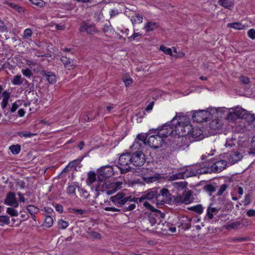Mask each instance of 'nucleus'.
<instances>
[{
  "label": "nucleus",
  "instance_id": "obj_1",
  "mask_svg": "<svg viewBox=\"0 0 255 255\" xmlns=\"http://www.w3.org/2000/svg\"><path fill=\"white\" fill-rule=\"evenodd\" d=\"M172 125H164L161 128H158L154 130L157 132L162 138L166 137L175 132V133L181 136L189 134L192 130V126L189 118L179 113L176 115L171 121Z\"/></svg>",
  "mask_w": 255,
  "mask_h": 255
},
{
  "label": "nucleus",
  "instance_id": "obj_2",
  "mask_svg": "<svg viewBox=\"0 0 255 255\" xmlns=\"http://www.w3.org/2000/svg\"><path fill=\"white\" fill-rule=\"evenodd\" d=\"M227 110L225 108L220 109L211 108L208 110H198L194 112L192 115V119L197 123H202L206 122L211 118L212 115L217 114L219 112H225Z\"/></svg>",
  "mask_w": 255,
  "mask_h": 255
},
{
  "label": "nucleus",
  "instance_id": "obj_3",
  "mask_svg": "<svg viewBox=\"0 0 255 255\" xmlns=\"http://www.w3.org/2000/svg\"><path fill=\"white\" fill-rule=\"evenodd\" d=\"M209 169V167L206 166L205 163H202L182 168V170L185 178L208 173L210 172Z\"/></svg>",
  "mask_w": 255,
  "mask_h": 255
},
{
  "label": "nucleus",
  "instance_id": "obj_4",
  "mask_svg": "<svg viewBox=\"0 0 255 255\" xmlns=\"http://www.w3.org/2000/svg\"><path fill=\"white\" fill-rule=\"evenodd\" d=\"M119 166L121 174H126L129 172H133L135 169L130 166V153L127 152L122 154L119 158Z\"/></svg>",
  "mask_w": 255,
  "mask_h": 255
},
{
  "label": "nucleus",
  "instance_id": "obj_5",
  "mask_svg": "<svg viewBox=\"0 0 255 255\" xmlns=\"http://www.w3.org/2000/svg\"><path fill=\"white\" fill-rule=\"evenodd\" d=\"M131 150L133 152L132 154L130 153L131 165L138 168L142 166L145 161V155L142 150Z\"/></svg>",
  "mask_w": 255,
  "mask_h": 255
},
{
  "label": "nucleus",
  "instance_id": "obj_6",
  "mask_svg": "<svg viewBox=\"0 0 255 255\" xmlns=\"http://www.w3.org/2000/svg\"><path fill=\"white\" fill-rule=\"evenodd\" d=\"M153 129L151 130H149V133L148 134H145L144 133L143 134H138L135 140L132 144V145L130 147V150H140L142 149V148L144 144H147V138L148 137L150 133H152V131Z\"/></svg>",
  "mask_w": 255,
  "mask_h": 255
},
{
  "label": "nucleus",
  "instance_id": "obj_7",
  "mask_svg": "<svg viewBox=\"0 0 255 255\" xmlns=\"http://www.w3.org/2000/svg\"><path fill=\"white\" fill-rule=\"evenodd\" d=\"M116 206L118 207H122L125 205L128 201H132L133 199L131 196H127L124 193H118L116 195L111 196L110 198Z\"/></svg>",
  "mask_w": 255,
  "mask_h": 255
},
{
  "label": "nucleus",
  "instance_id": "obj_8",
  "mask_svg": "<svg viewBox=\"0 0 255 255\" xmlns=\"http://www.w3.org/2000/svg\"><path fill=\"white\" fill-rule=\"evenodd\" d=\"M156 134L150 135L147 138V144L150 147L156 149L160 147L163 142V138L156 131Z\"/></svg>",
  "mask_w": 255,
  "mask_h": 255
},
{
  "label": "nucleus",
  "instance_id": "obj_9",
  "mask_svg": "<svg viewBox=\"0 0 255 255\" xmlns=\"http://www.w3.org/2000/svg\"><path fill=\"white\" fill-rule=\"evenodd\" d=\"M122 183L120 182H112L110 181H106L103 185V192L108 195H111L119 190L121 187Z\"/></svg>",
  "mask_w": 255,
  "mask_h": 255
},
{
  "label": "nucleus",
  "instance_id": "obj_10",
  "mask_svg": "<svg viewBox=\"0 0 255 255\" xmlns=\"http://www.w3.org/2000/svg\"><path fill=\"white\" fill-rule=\"evenodd\" d=\"M171 201V195L168 189L163 188L160 190L159 193L157 194V202L158 204H164V203L170 204Z\"/></svg>",
  "mask_w": 255,
  "mask_h": 255
},
{
  "label": "nucleus",
  "instance_id": "obj_11",
  "mask_svg": "<svg viewBox=\"0 0 255 255\" xmlns=\"http://www.w3.org/2000/svg\"><path fill=\"white\" fill-rule=\"evenodd\" d=\"M159 217L154 213H150L148 217L143 220V224L145 228L148 230L149 226L153 227L157 223V220H159Z\"/></svg>",
  "mask_w": 255,
  "mask_h": 255
},
{
  "label": "nucleus",
  "instance_id": "obj_12",
  "mask_svg": "<svg viewBox=\"0 0 255 255\" xmlns=\"http://www.w3.org/2000/svg\"><path fill=\"white\" fill-rule=\"evenodd\" d=\"M157 189L155 188H152L147 190L140 197L136 199V200H138V202L139 203L143 202V201L146 199L151 200L154 198H155L157 200Z\"/></svg>",
  "mask_w": 255,
  "mask_h": 255
},
{
  "label": "nucleus",
  "instance_id": "obj_13",
  "mask_svg": "<svg viewBox=\"0 0 255 255\" xmlns=\"http://www.w3.org/2000/svg\"><path fill=\"white\" fill-rule=\"evenodd\" d=\"M79 30L81 32L85 31L88 34L93 35L98 32L94 25L82 22L79 27Z\"/></svg>",
  "mask_w": 255,
  "mask_h": 255
},
{
  "label": "nucleus",
  "instance_id": "obj_14",
  "mask_svg": "<svg viewBox=\"0 0 255 255\" xmlns=\"http://www.w3.org/2000/svg\"><path fill=\"white\" fill-rule=\"evenodd\" d=\"M227 163L225 160H219L216 161L211 167H209L210 172H220L223 170L227 167Z\"/></svg>",
  "mask_w": 255,
  "mask_h": 255
},
{
  "label": "nucleus",
  "instance_id": "obj_15",
  "mask_svg": "<svg viewBox=\"0 0 255 255\" xmlns=\"http://www.w3.org/2000/svg\"><path fill=\"white\" fill-rule=\"evenodd\" d=\"M98 173L102 178H108L114 174L113 167L110 165L101 167L98 169Z\"/></svg>",
  "mask_w": 255,
  "mask_h": 255
},
{
  "label": "nucleus",
  "instance_id": "obj_16",
  "mask_svg": "<svg viewBox=\"0 0 255 255\" xmlns=\"http://www.w3.org/2000/svg\"><path fill=\"white\" fill-rule=\"evenodd\" d=\"M229 162L234 164L238 161L241 160L243 157V155L238 150H234L226 155Z\"/></svg>",
  "mask_w": 255,
  "mask_h": 255
},
{
  "label": "nucleus",
  "instance_id": "obj_17",
  "mask_svg": "<svg viewBox=\"0 0 255 255\" xmlns=\"http://www.w3.org/2000/svg\"><path fill=\"white\" fill-rule=\"evenodd\" d=\"M4 203L5 204L12 206L14 208H17L19 205L18 202L15 197V193L11 192L7 193Z\"/></svg>",
  "mask_w": 255,
  "mask_h": 255
},
{
  "label": "nucleus",
  "instance_id": "obj_18",
  "mask_svg": "<svg viewBox=\"0 0 255 255\" xmlns=\"http://www.w3.org/2000/svg\"><path fill=\"white\" fill-rule=\"evenodd\" d=\"M221 209L220 207H216L214 204H210L207 209L206 217L209 220H212L214 215L217 214Z\"/></svg>",
  "mask_w": 255,
  "mask_h": 255
},
{
  "label": "nucleus",
  "instance_id": "obj_19",
  "mask_svg": "<svg viewBox=\"0 0 255 255\" xmlns=\"http://www.w3.org/2000/svg\"><path fill=\"white\" fill-rule=\"evenodd\" d=\"M42 76L45 77L46 80L50 84H54L56 82V78L55 74L50 71L43 70L41 72Z\"/></svg>",
  "mask_w": 255,
  "mask_h": 255
},
{
  "label": "nucleus",
  "instance_id": "obj_20",
  "mask_svg": "<svg viewBox=\"0 0 255 255\" xmlns=\"http://www.w3.org/2000/svg\"><path fill=\"white\" fill-rule=\"evenodd\" d=\"M159 26L157 22L154 21L147 22L143 27V29L146 32H149L152 31L156 29Z\"/></svg>",
  "mask_w": 255,
  "mask_h": 255
},
{
  "label": "nucleus",
  "instance_id": "obj_21",
  "mask_svg": "<svg viewBox=\"0 0 255 255\" xmlns=\"http://www.w3.org/2000/svg\"><path fill=\"white\" fill-rule=\"evenodd\" d=\"M61 60L64 64L65 68L68 70H71L74 68L75 65L74 64V62L70 58H67L66 56H62L61 58Z\"/></svg>",
  "mask_w": 255,
  "mask_h": 255
},
{
  "label": "nucleus",
  "instance_id": "obj_22",
  "mask_svg": "<svg viewBox=\"0 0 255 255\" xmlns=\"http://www.w3.org/2000/svg\"><path fill=\"white\" fill-rule=\"evenodd\" d=\"M2 97L3 98L1 103V106L2 110H4L8 104V102L10 98V93L8 92L5 91L2 94Z\"/></svg>",
  "mask_w": 255,
  "mask_h": 255
},
{
  "label": "nucleus",
  "instance_id": "obj_23",
  "mask_svg": "<svg viewBox=\"0 0 255 255\" xmlns=\"http://www.w3.org/2000/svg\"><path fill=\"white\" fill-rule=\"evenodd\" d=\"M96 181L97 177L96 173L93 171L89 172L88 173V178L86 181L87 185L91 186Z\"/></svg>",
  "mask_w": 255,
  "mask_h": 255
},
{
  "label": "nucleus",
  "instance_id": "obj_24",
  "mask_svg": "<svg viewBox=\"0 0 255 255\" xmlns=\"http://www.w3.org/2000/svg\"><path fill=\"white\" fill-rule=\"evenodd\" d=\"M8 6L13 9L17 11L19 13H24L25 12L24 8L14 3L7 2L5 3Z\"/></svg>",
  "mask_w": 255,
  "mask_h": 255
},
{
  "label": "nucleus",
  "instance_id": "obj_25",
  "mask_svg": "<svg viewBox=\"0 0 255 255\" xmlns=\"http://www.w3.org/2000/svg\"><path fill=\"white\" fill-rule=\"evenodd\" d=\"M130 20L133 25L140 23L142 22L143 16L140 14L136 13L131 17Z\"/></svg>",
  "mask_w": 255,
  "mask_h": 255
},
{
  "label": "nucleus",
  "instance_id": "obj_26",
  "mask_svg": "<svg viewBox=\"0 0 255 255\" xmlns=\"http://www.w3.org/2000/svg\"><path fill=\"white\" fill-rule=\"evenodd\" d=\"M227 118L228 120L233 121L238 119V116L236 114V109L235 108H231L229 110V112L227 116Z\"/></svg>",
  "mask_w": 255,
  "mask_h": 255
},
{
  "label": "nucleus",
  "instance_id": "obj_27",
  "mask_svg": "<svg viewBox=\"0 0 255 255\" xmlns=\"http://www.w3.org/2000/svg\"><path fill=\"white\" fill-rule=\"evenodd\" d=\"M79 188L78 185L73 183L69 185L67 188V193L68 194H72L74 196H76V189Z\"/></svg>",
  "mask_w": 255,
  "mask_h": 255
},
{
  "label": "nucleus",
  "instance_id": "obj_28",
  "mask_svg": "<svg viewBox=\"0 0 255 255\" xmlns=\"http://www.w3.org/2000/svg\"><path fill=\"white\" fill-rule=\"evenodd\" d=\"M184 175L182 169L178 173L172 174L169 176L168 180L170 181H173L177 179H184Z\"/></svg>",
  "mask_w": 255,
  "mask_h": 255
},
{
  "label": "nucleus",
  "instance_id": "obj_29",
  "mask_svg": "<svg viewBox=\"0 0 255 255\" xmlns=\"http://www.w3.org/2000/svg\"><path fill=\"white\" fill-rule=\"evenodd\" d=\"M236 114L239 119H244L246 115L247 111L243 109L241 107H236Z\"/></svg>",
  "mask_w": 255,
  "mask_h": 255
},
{
  "label": "nucleus",
  "instance_id": "obj_30",
  "mask_svg": "<svg viewBox=\"0 0 255 255\" xmlns=\"http://www.w3.org/2000/svg\"><path fill=\"white\" fill-rule=\"evenodd\" d=\"M245 119L252 125H254L255 126V115L251 114L250 113L247 112L246 115L245 116Z\"/></svg>",
  "mask_w": 255,
  "mask_h": 255
},
{
  "label": "nucleus",
  "instance_id": "obj_31",
  "mask_svg": "<svg viewBox=\"0 0 255 255\" xmlns=\"http://www.w3.org/2000/svg\"><path fill=\"white\" fill-rule=\"evenodd\" d=\"M219 4L226 8H230L234 3L231 0H219Z\"/></svg>",
  "mask_w": 255,
  "mask_h": 255
},
{
  "label": "nucleus",
  "instance_id": "obj_32",
  "mask_svg": "<svg viewBox=\"0 0 255 255\" xmlns=\"http://www.w3.org/2000/svg\"><path fill=\"white\" fill-rule=\"evenodd\" d=\"M191 194V191H185L182 193V196L184 199L185 204H187L190 202Z\"/></svg>",
  "mask_w": 255,
  "mask_h": 255
},
{
  "label": "nucleus",
  "instance_id": "obj_33",
  "mask_svg": "<svg viewBox=\"0 0 255 255\" xmlns=\"http://www.w3.org/2000/svg\"><path fill=\"white\" fill-rule=\"evenodd\" d=\"M188 209L194 211L199 214H201L203 211V208L201 204L189 207L188 208Z\"/></svg>",
  "mask_w": 255,
  "mask_h": 255
},
{
  "label": "nucleus",
  "instance_id": "obj_34",
  "mask_svg": "<svg viewBox=\"0 0 255 255\" xmlns=\"http://www.w3.org/2000/svg\"><path fill=\"white\" fill-rule=\"evenodd\" d=\"M173 185L178 189H184L186 188L187 183L182 181L175 182L173 183Z\"/></svg>",
  "mask_w": 255,
  "mask_h": 255
},
{
  "label": "nucleus",
  "instance_id": "obj_35",
  "mask_svg": "<svg viewBox=\"0 0 255 255\" xmlns=\"http://www.w3.org/2000/svg\"><path fill=\"white\" fill-rule=\"evenodd\" d=\"M23 82V80L21 78V75H16L14 77L11 82L14 85H20Z\"/></svg>",
  "mask_w": 255,
  "mask_h": 255
},
{
  "label": "nucleus",
  "instance_id": "obj_36",
  "mask_svg": "<svg viewBox=\"0 0 255 255\" xmlns=\"http://www.w3.org/2000/svg\"><path fill=\"white\" fill-rule=\"evenodd\" d=\"M106 181H104L103 180H98L96 182L95 184V190L97 191H104V189H103V185L105 184Z\"/></svg>",
  "mask_w": 255,
  "mask_h": 255
},
{
  "label": "nucleus",
  "instance_id": "obj_37",
  "mask_svg": "<svg viewBox=\"0 0 255 255\" xmlns=\"http://www.w3.org/2000/svg\"><path fill=\"white\" fill-rule=\"evenodd\" d=\"M9 149L13 154H17L20 152L21 147L19 145L16 144L10 146Z\"/></svg>",
  "mask_w": 255,
  "mask_h": 255
},
{
  "label": "nucleus",
  "instance_id": "obj_38",
  "mask_svg": "<svg viewBox=\"0 0 255 255\" xmlns=\"http://www.w3.org/2000/svg\"><path fill=\"white\" fill-rule=\"evenodd\" d=\"M10 223L9 218L7 216H0V226H3Z\"/></svg>",
  "mask_w": 255,
  "mask_h": 255
},
{
  "label": "nucleus",
  "instance_id": "obj_39",
  "mask_svg": "<svg viewBox=\"0 0 255 255\" xmlns=\"http://www.w3.org/2000/svg\"><path fill=\"white\" fill-rule=\"evenodd\" d=\"M53 224V220L50 216H46L44 222V226L47 228L51 227Z\"/></svg>",
  "mask_w": 255,
  "mask_h": 255
},
{
  "label": "nucleus",
  "instance_id": "obj_40",
  "mask_svg": "<svg viewBox=\"0 0 255 255\" xmlns=\"http://www.w3.org/2000/svg\"><path fill=\"white\" fill-rule=\"evenodd\" d=\"M58 225L59 229L64 230L68 227L69 224L68 222L65 221L63 219H60L58 222Z\"/></svg>",
  "mask_w": 255,
  "mask_h": 255
},
{
  "label": "nucleus",
  "instance_id": "obj_41",
  "mask_svg": "<svg viewBox=\"0 0 255 255\" xmlns=\"http://www.w3.org/2000/svg\"><path fill=\"white\" fill-rule=\"evenodd\" d=\"M32 34V31L30 28H26L23 31V38L24 39H29L31 38Z\"/></svg>",
  "mask_w": 255,
  "mask_h": 255
},
{
  "label": "nucleus",
  "instance_id": "obj_42",
  "mask_svg": "<svg viewBox=\"0 0 255 255\" xmlns=\"http://www.w3.org/2000/svg\"><path fill=\"white\" fill-rule=\"evenodd\" d=\"M27 209L30 214H36L39 211V209L33 205L28 206Z\"/></svg>",
  "mask_w": 255,
  "mask_h": 255
},
{
  "label": "nucleus",
  "instance_id": "obj_43",
  "mask_svg": "<svg viewBox=\"0 0 255 255\" xmlns=\"http://www.w3.org/2000/svg\"><path fill=\"white\" fill-rule=\"evenodd\" d=\"M31 3L39 7H42L45 4V2L42 0H29Z\"/></svg>",
  "mask_w": 255,
  "mask_h": 255
},
{
  "label": "nucleus",
  "instance_id": "obj_44",
  "mask_svg": "<svg viewBox=\"0 0 255 255\" xmlns=\"http://www.w3.org/2000/svg\"><path fill=\"white\" fill-rule=\"evenodd\" d=\"M78 191L81 197H83L85 199H87L89 198L90 194L85 189L79 187L78 188Z\"/></svg>",
  "mask_w": 255,
  "mask_h": 255
},
{
  "label": "nucleus",
  "instance_id": "obj_45",
  "mask_svg": "<svg viewBox=\"0 0 255 255\" xmlns=\"http://www.w3.org/2000/svg\"><path fill=\"white\" fill-rule=\"evenodd\" d=\"M82 159H83V157H82L81 158H78L77 159H75V160L70 162L68 165V167L71 168L75 167L76 166V165H78L80 163V162L82 160Z\"/></svg>",
  "mask_w": 255,
  "mask_h": 255
},
{
  "label": "nucleus",
  "instance_id": "obj_46",
  "mask_svg": "<svg viewBox=\"0 0 255 255\" xmlns=\"http://www.w3.org/2000/svg\"><path fill=\"white\" fill-rule=\"evenodd\" d=\"M228 26L230 27L236 29H242L243 28L244 26L239 22H235L229 23Z\"/></svg>",
  "mask_w": 255,
  "mask_h": 255
},
{
  "label": "nucleus",
  "instance_id": "obj_47",
  "mask_svg": "<svg viewBox=\"0 0 255 255\" xmlns=\"http://www.w3.org/2000/svg\"><path fill=\"white\" fill-rule=\"evenodd\" d=\"M210 127L214 129H219L221 127L220 124L217 122V121H212L210 123Z\"/></svg>",
  "mask_w": 255,
  "mask_h": 255
},
{
  "label": "nucleus",
  "instance_id": "obj_48",
  "mask_svg": "<svg viewBox=\"0 0 255 255\" xmlns=\"http://www.w3.org/2000/svg\"><path fill=\"white\" fill-rule=\"evenodd\" d=\"M227 187L228 185L226 184H224L221 185L219 190L217 192V195L221 196L226 190Z\"/></svg>",
  "mask_w": 255,
  "mask_h": 255
},
{
  "label": "nucleus",
  "instance_id": "obj_49",
  "mask_svg": "<svg viewBox=\"0 0 255 255\" xmlns=\"http://www.w3.org/2000/svg\"><path fill=\"white\" fill-rule=\"evenodd\" d=\"M6 213L10 215L11 216H17L18 213L16 210L13 208L8 207L7 208Z\"/></svg>",
  "mask_w": 255,
  "mask_h": 255
},
{
  "label": "nucleus",
  "instance_id": "obj_50",
  "mask_svg": "<svg viewBox=\"0 0 255 255\" xmlns=\"http://www.w3.org/2000/svg\"><path fill=\"white\" fill-rule=\"evenodd\" d=\"M18 135L21 137H31L32 136V135H35V134L34 133H30V132L29 131H25V132H23V131H22V132H18Z\"/></svg>",
  "mask_w": 255,
  "mask_h": 255
},
{
  "label": "nucleus",
  "instance_id": "obj_51",
  "mask_svg": "<svg viewBox=\"0 0 255 255\" xmlns=\"http://www.w3.org/2000/svg\"><path fill=\"white\" fill-rule=\"evenodd\" d=\"M143 203V206L146 207L147 209H149L150 211L158 212L159 211L158 210L154 209V208L147 201H144L142 202Z\"/></svg>",
  "mask_w": 255,
  "mask_h": 255
},
{
  "label": "nucleus",
  "instance_id": "obj_52",
  "mask_svg": "<svg viewBox=\"0 0 255 255\" xmlns=\"http://www.w3.org/2000/svg\"><path fill=\"white\" fill-rule=\"evenodd\" d=\"M20 103V101H17L12 104L11 107L10 108V112L11 113H14L19 107Z\"/></svg>",
  "mask_w": 255,
  "mask_h": 255
},
{
  "label": "nucleus",
  "instance_id": "obj_53",
  "mask_svg": "<svg viewBox=\"0 0 255 255\" xmlns=\"http://www.w3.org/2000/svg\"><path fill=\"white\" fill-rule=\"evenodd\" d=\"M160 49L164 53L169 55H172V51L171 48H167L164 46L161 45L160 47Z\"/></svg>",
  "mask_w": 255,
  "mask_h": 255
},
{
  "label": "nucleus",
  "instance_id": "obj_54",
  "mask_svg": "<svg viewBox=\"0 0 255 255\" xmlns=\"http://www.w3.org/2000/svg\"><path fill=\"white\" fill-rule=\"evenodd\" d=\"M250 153L255 154V135L252 139Z\"/></svg>",
  "mask_w": 255,
  "mask_h": 255
},
{
  "label": "nucleus",
  "instance_id": "obj_55",
  "mask_svg": "<svg viewBox=\"0 0 255 255\" xmlns=\"http://www.w3.org/2000/svg\"><path fill=\"white\" fill-rule=\"evenodd\" d=\"M174 201L177 204H181L184 203V200L183 198V197L181 195H177L176 197H174Z\"/></svg>",
  "mask_w": 255,
  "mask_h": 255
},
{
  "label": "nucleus",
  "instance_id": "obj_56",
  "mask_svg": "<svg viewBox=\"0 0 255 255\" xmlns=\"http://www.w3.org/2000/svg\"><path fill=\"white\" fill-rule=\"evenodd\" d=\"M22 74L26 77L30 78L32 75V72L28 69H22L21 70Z\"/></svg>",
  "mask_w": 255,
  "mask_h": 255
},
{
  "label": "nucleus",
  "instance_id": "obj_57",
  "mask_svg": "<svg viewBox=\"0 0 255 255\" xmlns=\"http://www.w3.org/2000/svg\"><path fill=\"white\" fill-rule=\"evenodd\" d=\"M71 213L76 215H83L86 213V211L82 209H73Z\"/></svg>",
  "mask_w": 255,
  "mask_h": 255
},
{
  "label": "nucleus",
  "instance_id": "obj_58",
  "mask_svg": "<svg viewBox=\"0 0 255 255\" xmlns=\"http://www.w3.org/2000/svg\"><path fill=\"white\" fill-rule=\"evenodd\" d=\"M144 179L147 183H152L157 180V178L155 176L145 177Z\"/></svg>",
  "mask_w": 255,
  "mask_h": 255
},
{
  "label": "nucleus",
  "instance_id": "obj_59",
  "mask_svg": "<svg viewBox=\"0 0 255 255\" xmlns=\"http://www.w3.org/2000/svg\"><path fill=\"white\" fill-rule=\"evenodd\" d=\"M240 225V223L239 222H235L229 224L227 228L228 229H235L237 228Z\"/></svg>",
  "mask_w": 255,
  "mask_h": 255
},
{
  "label": "nucleus",
  "instance_id": "obj_60",
  "mask_svg": "<svg viewBox=\"0 0 255 255\" xmlns=\"http://www.w3.org/2000/svg\"><path fill=\"white\" fill-rule=\"evenodd\" d=\"M141 34L139 32H133V34L129 36L128 39L130 41L134 40L138 36H141Z\"/></svg>",
  "mask_w": 255,
  "mask_h": 255
},
{
  "label": "nucleus",
  "instance_id": "obj_61",
  "mask_svg": "<svg viewBox=\"0 0 255 255\" xmlns=\"http://www.w3.org/2000/svg\"><path fill=\"white\" fill-rule=\"evenodd\" d=\"M7 31V27L3 21L0 19V32H4Z\"/></svg>",
  "mask_w": 255,
  "mask_h": 255
},
{
  "label": "nucleus",
  "instance_id": "obj_62",
  "mask_svg": "<svg viewBox=\"0 0 255 255\" xmlns=\"http://www.w3.org/2000/svg\"><path fill=\"white\" fill-rule=\"evenodd\" d=\"M248 35L252 39H255V30L254 29H251L248 32Z\"/></svg>",
  "mask_w": 255,
  "mask_h": 255
},
{
  "label": "nucleus",
  "instance_id": "obj_63",
  "mask_svg": "<svg viewBox=\"0 0 255 255\" xmlns=\"http://www.w3.org/2000/svg\"><path fill=\"white\" fill-rule=\"evenodd\" d=\"M240 80L245 84H248L250 83V79L246 76H241L240 77Z\"/></svg>",
  "mask_w": 255,
  "mask_h": 255
},
{
  "label": "nucleus",
  "instance_id": "obj_64",
  "mask_svg": "<svg viewBox=\"0 0 255 255\" xmlns=\"http://www.w3.org/2000/svg\"><path fill=\"white\" fill-rule=\"evenodd\" d=\"M247 215L249 217H255V210L250 209L247 212Z\"/></svg>",
  "mask_w": 255,
  "mask_h": 255
}]
</instances>
